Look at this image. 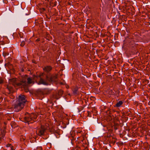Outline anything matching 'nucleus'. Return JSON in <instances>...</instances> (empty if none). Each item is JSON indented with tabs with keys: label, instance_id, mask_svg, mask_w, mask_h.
I'll use <instances>...</instances> for the list:
<instances>
[{
	"label": "nucleus",
	"instance_id": "4",
	"mask_svg": "<svg viewBox=\"0 0 150 150\" xmlns=\"http://www.w3.org/2000/svg\"><path fill=\"white\" fill-rule=\"evenodd\" d=\"M43 74H42L41 75H40L38 76L40 78V80L38 84L39 85L43 84L45 85H49V82L48 80V76L46 75L45 79H44L41 77L42 76Z\"/></svg>",
	"mask_w": 150,
	"mask_h": 150
},
{
	"label": "nucleus",
	"instance_id": "18",
	"mask_svg": "<svg viewBox=\"0 0 150 150\" xmlns=\"http://www.w3.org/2000/svg\"><path fill=\"white\" fill-rule=\"evenodd\" d=\"M14 123V122H11V127H13V124Z\"/></svg>",
	"mask_w": 150,
	"mask_h": 150
},
{
	"label": "nucleus",
	"instance_id": "1",
	"mask_svg": "<svg viewBox=\"0 0 150 150\" xmlns=\"http://www.w3.org/2000/svg\"><path fill=\"white\" fill-rule=\"evenodd\" d=\"M33 82V81L30 77H24L22 79L21 81L16 84L18 86L23 88L26 92H28L29 90L28 89V85L30 84Z\"/></svg>",
	"mask_w": 150,
	"mask_h": 150
},
{
	"label": "nucleus",
	"instance_id": "6",
	"mask_svg": "<svg viewBox=\"0 0 150 150\" xmlns=\"http://www.w3.org/2000/svg\"><path fill=\"white\" fill-rule=\"evenodd\" d=\"M17 99L18 100L16 101L19 102L21 103H23V105H25L27 100L24 95H21L18 96Z\"/></svg>",
	"mask_w": 150,
	"mask_h": 150
},
{
	"label": "nucleus",
	"instance_id": "20",
	"mask_svg": "<svg viewBox=\"0 0 150 150\" xmlns=\"http://www.w3.org/2000/svg\"><path fill=\"white\" fill-rule=\"evenodd\" d=\"M40 39L38 38L36 40V42H38L39 41H40Z\"/></svg>",
	"mask_w": 150,
	"mask_h": 150
},
{
	"label": "nucleus",
	"instance_id": "17",
	"mask_svg": "<svg viewBox=\"0 0 150 150\" xmlns=\"http://www.w3.org/2000/svg\"><path fill=\"white\" fill-rule=\"evenodd\" d=\"M5 136V135L4 134H2L0 136L1 137H2V138L3 139Z\"/></svg>",
	"mask_w": 150,
	"mask_h": 150
},
{
	"label": "nucleus",
	"instance_id": "13",
	"mask_svg": "<svg viewBox=\"0 0 150 150\" xmlns=\"http://www.w3.org/2000/svg\"><path fill=\"white\" fill-rule=\"evenodd\" d=\"M16 81V79L15 78H13L10 80V82L12 83H15Z\"/></svg>",
	"mask_w": 150,
	"mask_h": 150
},
{
	"label": "nucleus",
	"instance_id": "10",
	"mask_svg": "<svg viewBox=\"0 0 150 150\" xmlns=\"http://www.w3.org/2000/svg\"><path fill=\"white\" fill-rule=\"evenodd\" d=\"M63 93V91L62 90H59L58 91V94L59 96L61 97Z\"/></svg>",
	"mask_w": 150,
	"mask_h": 150
},
{
	"label": "nucleus",
	"instance_id": "9",
	"mask_svg": "<svg viewBox=\"0 0 150 150\" xmlns=\"http://www.w3.org/2000/svg\"><path fill=\"white\" fill-rule=\"evenodd\" d=\"M123 102L122 101L120 100L117 102L115 104V107H120L121 105L122 104Z\"/></svg>",
	"mask_w": 150,
	"mask_h": 150
},
{
	"label": "nucleus",
	"instance_id": "7",
	"mask_svg": "<svg viewBox=\"0 0 150 150\" xmlns=\"http://www.w3.org/2000/svg\"><path fill=\"white\" fill-rule=\"evenodd\" d=\"M57 80V76L56 75H52L50 77H48V80L50 82H56Z\"/></svg>",
	"mask_w": 150,
	"mask_h": 150
},
{
	"label": "nucleus",
	"instance_id": "14",
	"mask_svg": "<svg viewBox=\"0 0 150 150\" xmlns=\"http://www.w3.org/2000/svg\"><path fill=\"white\" fill-rule=\"evenodd\" d=\"M3 54L4 57H5L6 56L8 55L9 53L8 52H3Z\"/></svg>",
	"mask_w": 150,
	"mask_h": 150
},
{
	"label": "nucleus",
	"instance_id": "12",
	"mask_svg": "<svg viewBox=\"0 0 150 150\" xmlns=\"http://www.w3.org/2000/svg\"><path fill=\"white\" fill-rule=\"evenodd\" d=\"M26 139V137L24 136H21L20 137V139L21 141L23 142V141Z\"/></svg>",
	"mask_w": 150,
	"mask_h": 150
},
{
	"label": "nucleus",
	"instance_id": "15",
	"mask_svg": "<svg viewBox=\"0 0 150 150\" xmlns=\"http://www.w3.org/2000/svg\"><path fill=\"white\" fill-rule=\"evenodd\" d=\"M25 45V42L24 41H22L21 42V46L23 47V46Z\"/></svg>",
	"mask_w": 150,
	"mask_h": 150
},
{
	"label": "nucleus",
	"instance_id": "11",
	"mask_svg": "<svg viewBox=\"0 0 150 150\" xmlns=\"http://www.w3.org/2000/svg\"><path fill=\"white\" fill-rule=\"evenodd\" d=\"M73 93V94L74 95H77L78 93L77 88H75L74 90Z\"/></svg>",
	"mask_w": 150,
	"mask_h": 150
},
{
	"label": "nucleus",
	"instance_id": "2",
	"mask_svg": "<svg viewBox=\"0 0 150 150\" xmlns=\"http://www.w3.org/2000/svg\"><path fill=\"white\" fill-rule=\"evenodd\" d=\"M25 116L24 118L25 122L28 123L30 122V123H32L33 122L36 121L37 116L34 113H32L29 114L28 113L25 114Z\"/></svg>",
	"mask_w": 150,
	"mask_h": 150
},
{
	"label": "nucleus",
	"instance_id": "8",
	"mask_svg": "<svg viewBox=\"0 0 150 150\" xmlns=\"http://www.w3.org/2000/svg\"><path fill=\"white\" fill-rule=\"evenodd\" d=\"M52 69V67L50 66H47L43 68V70L47 72H50Z\"/></svg>",
	"mask_w": 150,
	"mask_h": 150
},
{
	"label": "nucleus",
	"instance_id": "19",
	"mask_svg": "<svg viewBox=\"0 0 150 150\" xmlns=\"http://www.w3.org/2000/svg\"><path fill=\"white\" fill-rule=\"evenodd\" d=\"M3 82V80L2 79H0V84H1Z\"/></svg>",
	"mask_w": 150,
	"mask_h": 150
},
{
	"label": "nucleus",
	"instance_id": "5",
	"mask_svg": "<svg viewBox=\"0 0 150 150\" xmlns=\"http://www.w3.org/2000/svg\"><path fill=\"white\" fill-rule=\"evenodd\" d=\"M46 130V128L43 126L41 125L40 128L37 129L36 133L38 135L41 136L45 135Z\"/></svg>",
	"mask_w": 150,
	"mask_h": 150
},
{
	"label": "nucleus",
	"instance_id": "22",
	"mask_svg": "<svg viewBox=\"0 0 150 150\" xmlns=\"http://www.w3.org/2000/svg\"><path fill=\"white\" fill-rule=\"evenodd\" d=\"M114 139L115 140H116V139L115 138H114Z\"/></svg>",
	"mask_w": 150,
	"mask_h": 150
},
{
	"label": "nucleus",
	"instance_id": "16",
	"mask_svg": "<svg viewBox=\"0 0 150 150\" xmlns=\"http://www.w3.org/2000/svg\"><path fill=\"white\" fill-rule=\"evenodd\" d=\"M12 145L11 144H7V145H6V146L7 147H9V148H10V147Z\"/></svg>",
	"mask_w": 150,
	"mask_h": 150
},
{
	"label": "nucleus",
	"instance_id": "21",
	"mask_svg": "<svg viewBox=\"0 0 150 150\" xmlns=\"http://www.w3.org/2000/svg\"><path fill=\"white\" fill-rule=\"evenodd\" d=\"M42 11H45V8H42Z\"/></svg>",
	"mask_w": 150,
	"mask_h": 150
},
{
	"label": "nucleus",
	"instance_id": "3",
	"mask_svg": "<svg viewBox=\"0 0 150 150\" xmlns=\"http://www.w3.org/2000/svg\"><path fill=\"white\" fill-rule=\"evenodd\" d=\"M24 106L23 103H21L19 102L16 101L13 105V108L15 111L18 112L23 109Z\"/></svg>",
	"mask_w": 150,
	"mask_h": 150
}]
</instances>
